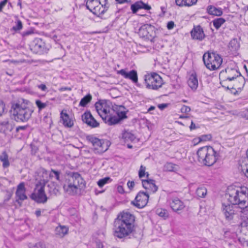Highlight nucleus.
Wrapping results in <instances>:
<instances>
[{
	"mask_svg": "<svg viewBox=\"0 0 248 248\" xmlns=\"http://www.w3.org/2000/svg\"><path fill=\"white\" fill-rule=\"evenodd\" d=\"M135 217L128 212L121 213L114 222V235L119 238H124L134 230Z\"/></svg>",
	"mask_w": 248,
	"mask_h": 248,
	"instance_id": "f257e3e1",
	"label": "nucleus"
},
{
	"mask_svg": "<svg viewBox=\"0 0 248 248\" xmlns=\"http://www.w3.org/2000/svg\"><path fill=\"white\" fill-rule=\"evenodd\" d=\"M33 112L32 108L19 101L12 102L9 110L11 118L17 123L27 122Z\"/></svg>",
	"mask_w": 248,
	"mask_h": 248,
	"instance_id": "f03ea898",
	"label": "nucleus"
},
{
	"mask_svg": "<svg viewBox=\"0 0 248 248\" xmlns=\"http://www.w3.org/2000/svg\"><path fill=\"white\" fill-rule=\"evenodd\" d=\"M95 108L99 116L105 123L109 125L118 124L120 119L115 114V110L105 101L96 103Z\"/></svg>",
	"mask_w": 248,
	"mask_h": 248,
	"instance_id": "7ed1b4c3",
	"label": "nucleus"
},
{
	"mask_svg": "<svg viewBox=\"0 0 248 248\" xmlns=\"http://www.w3.org/2000/svg\"><path fill=\"white\" fill-rule=\"evenodd\" d=\"M226 198L232 204L238 205L239 207L244 206L248 200V188L246 187L228 188Z\"/></svg>",
	"mask_w": 248,
	"mask_h": 248,
	"instance_id": "20e7f679",
	"label": "nucleus"
},
{
	"mask_svg": "<svg viewBox=\"0 0 248 248\" xmlns=\"http://www.w3.org/2000/svg\"><path fill=\"white\" fill-rule=\"evenodd\" d=\"M197 155L199 162L206 166L214 165L218 157V154L210 146L200 148L197 151Z\"/></svg>",
	"mask_w": 248,
	"mask_h": 248,
	"instance_id": "39448f33",
	"label": "nucleus"
},
{
	"mask_svg": "<svg viewBox=\"0 0 248 248\" xmlns=\"http://www.w3.org/2000/svg\"><path fill=\"white\" fill-rule=\"evenodd\" d=\"M202 59L205 65L210 70L218 69L222 63L221 57L215 51H208L205 53Z\"/></svg>",
	"mask_w": 248,
	"mask_h": 248,
	"instance_id": "423d86ee",
	"label": "nucleus"
},
{
	"mask_svg": "<svg viewBox=\"0 0 248 248\" xmlns=\"http://www.w3.org/2000/svg\"><path fill=\"white\" fill-rule=\"evenodd\" d=\"M144 81L146 88L154 90H158L164 84L162 78L155 73L145 75Z\"/></svg>",
	"mask_w": 248,
	"mask_h": 248,
	"instance_id": "0eeeda50",
	"label": "nucleus"
},
{
	"mask_svg": "<svg viewBox=\"0 0 248 248\" xmlns=\"http://www.w3.org/2000/svg\"><path fill=\"white\" fill-rule=\"evenodd\" d=\"M87 140L92 143L95 153L101 154L108 149V142L104 140H100L93 135L86 137Z\"/></svg>",
	"mask_w": 248,
	"mask_h": 248,
	"instance_id": "6e6552de",
	"label": "nucleus"
},
{
	"mask_svg": "<svg viewBox=\"0 0 248 248\" xmlns=\"http://www.w3.org/2000/svg\"><path fill=\"white\" fill-rule=\"evenodd\" d=\"M31 198L37 203H46L49 197H47L45 193V184L42 185L41 183L37 184Z\"/></svg>",
	"mask_w": 248,
	"mask_h": 248,
	"instance_id": "1a4fd4ad",
	"label": "nucleus"
},
{
	"mask_svg": "<svg viewBox=\"0 0 248 248\" xmlns=\"http://www.w3.org/2000/svg\"><path fill=\"white\" fill-rule=\"evenodd\" d=\"M219 78L222 79V82L227 80L232 81L238 78L239 80L243 81V85H244V78L241 76L240 72L235 69L227 68L225 71H222L219 74Z\"/></svg>",
	"mask_w": 248,
	"mask_h": 248,
	"instance_id": "9d476101",
	"label": "nucleus"
},
{
	"mask_svg": "<svg viewBox=\"0 0 248 248\" xmlns=\"http://www.w3.org/2000/svg\"><path fill=\"white\" fill-rule=\"evenodd\" d=\"M235 204L225 203L222 204V211L228 221L232 220L235 217H237L238 207Z\"/></svg>",
	"mask_w": 248,
	"mask_h": 248,
	"instance_id": "9b49d317",
	"label": "nucleus"
},
{
	"mask_svg": "<svg viewBox=\"0 0 248 248\" xmlns=\"http://www.w3.org/2000/svg\"><path fill=\"white\" fill-rule=\"evenodd\" d=\"M66 181L77 186L79 190L85 187V182L78 172L72 173Z\"/></svg>",
	"mask_w": 248,
	"mask_h": 248,
	"instance_id": "f8f14e48",
	"label": "nucleus"
},
{
	"mask_svg": "<svg viewBox=\"0 0 248 248\" xmlns=\"http://www.w3.org/2000/svg\"><path fill=\"white\" fill-rule=\"evenodd\" d=\"M149 199V194L147 192L140 191L132 203L137 207L142 208L146 206Z\"/></svg>",
	"mask_w": 248,
	"mask_h": 248,
	"instance_id": "ddd939ff",
	"label": "nucleus"
},
{
	"mask_svg": "<svg viewBox=\"0 0 248 248\" xmlns=\"http://www.w3.org/2000/svg\"><path fill=\"white\" fill-rule=\"evenodd\" d=\"M169 204L172 210L178 214L185 207L184 202L177 197L171 198L169 201Z\"/></svg>",
	"mask_w": 248,
	"mask_h": 248,
	"instance_id": "4468645a",
	"label": "nucleus"
},
{
	"mask_svg": "<svg viewBox=\"0 0 248 248\" xmlns=\"http://www.w3.org/2000/svg\"><path fill=\"white\" fill-rule=\"evenodd\" d=\"M118 74L121 75L124 78L131 80L133 83L138 82V74L135 70H132L127 72L125 69H121L118 71Z\"/></svg>",
	"mask_w": 248,
	"mask_h": 248,
	"instance_id": "2eb2a0df",
	"label": "nucleus"
},
{
	"mask_svg": "<svg viewBox=\"0 0 248 248\" xmlns=\"http://www.w3.org/2000/svg\"><path fill=\"white\" fill-rule=\"evenodd\" d=\"M82 120L84 123L92 127H96L99 125L90 111H86L82 115Z\"/></svg>",
	"mask_w": 248,
	"mask_h": 248,
	"instance_id": "dca6fc26",
	"label": "nucleus"
},
{
	"mask_svg": "<svg viewBox=\"0 0 248 248\" xmlns=\"http://www.w3.org/2000/svg\"><path fill=\"white\" fill-rule=\"evenodd\" d=\"M36 53L43 54L46 52L45 43L42 39L36 38L33 41L32 48Z\"/></svg>",
	"mask_w": 248,
	"mask_h": 248,
	"instance_id": "f3484780",
	"label": "nucleus"
},
{
	"mask_svg": "<svg viewBox=\"0 0 248 248\" xmlns=\"http://www.w3.org/2000/svg\"><path fill=\"white\" fill-rule=\"evenodd\" d=\"M14 124L10 122L9 118H6L0 122V132L6 133L11 132L14 129Z\"/></svg>",
	"mask_w": 248,
	"mask_h": 248,
	"instance_id": "a211bd4d",
	"label": "nucleus"
},
{
	"mask_svg": "<svg viewBox=\"0 0 248 248\" xmlns=\"http://www.w3.org/2000/svg\"><path fill=\"white\" fill-rule=\"evenodd\" d=\"M142 185L150 193H154L158 189V187L155 184V181L153 179L142 180Z\"/></svg>",
	"mask_w": 248,
	"mask_h": 248,
	"instance_id": "6ab92c4d",
	"label": "nucleus"
},
{
	"mask_svg": "<svg viewBox=\"0 0 248 248\" xmlns=\"http://www.w3.org/2000/svg\"><path fill=\"white\" fill-rule=\"evenodd\" d=\"M141 9L149 10L151 7L141 0L138 1L131 5V9L133 14H136L139 10Z\"/></svg>",
	"mask_w": 248,
	"mask_h": 248,
	"instance_id": "aec40b11",
	"label": "nucleus"
},
{
	"mask_svg": "<svg viewBox=\"0 0 248 248\" xmlns=\"http://www.w3.org/2000/svg\"><path fill=\"white\" fill-rule=\"evenodd\" d=\"M26 189L25 187V185L23 182L20 183L17 187V189L16 192V196L18 199L16 200V202H18V200L24 201L27 199V197L25 194Z\"/></svg>",
	"mask_w": 248,
	"mask_h": 248,
	"instance_id": "412c9836",
	"label": "nucleus"
},
{
	"mask_svg": "<svg viewBox=\"0 0 248 248\" xmlns=\"http://www.w3.org/2000/svg\"><path fill=\"white\" fill-rule=\"evenodd\" d=\"M191 35L193 39L199 40H202L205 37L203 29L200 26L195 27L191 31Z\"/></svg>",
	"mask_w": 248,
	"mask_h": 248,
	"instance_id": "4be33fe9",
	"label": "nucleus"
},
{
	"mask_svg": "<svg viewBox=\"0 0 248 248\" xmlns=\"http://www.w3.org/2000/svg\"><path fill=\"white\" fill-rule=\"evenodd\" d=\"M63 189L65 192L70 195H75L78 194L79 189L73 184L66 181V183L63 185Z\"/></svg>",
	"mask_w": 248,
	"mask_h": 248,
	"instance_id": "5701e85b",
	"label": "nucleus"
},
{
	"mask_svg": "<svg viewBox=\"0 0 248 248\" xmlns=\"http://www.w3.org/2000/svg\"><path fill=\"white\" fill-rule=\"evenodd\" d=\"M207 13L212 16H219L223 14L221 8H217L213 5H209L206 8Z\"/></svg>",
	"mask_w": 248,
	"mask_h": 248,
	"instance_id": "b1692460",
	"label": "nucleus"
},
{
	"mask_svg": "<svg viewBox=\"0 0 248 248\" xmlns=\"http://www.w3.org/2000/svg\"><path fill=\"white\" fill-rule=\"evenodd\" d=\"M47 187L48 188V193L50 195L49 197L50 196H57L60 194V187L58 185L52 183L48 185Z\"/></svg>",
	"mask_w": 248,
	"mask_h": 248,
	"instance_id": "393cba45",
	"label": "nucleus"
},
{
	"mask_svg": "<svg viewBox=\"0 0 248 248\" xmlns=\"http://www.w3.org/2000/svg\"><path fill=\"white\" fill-rule=\"evenodd\" d=\"M187 83L192 90H195L197 89L198 86V81L196 73H192L190 76Z\"/></svg>",
	"mask_w": 248,
	"mask_h": 248,
	"instance_id": "a878e982",
	"label": "nucleus"
},
{
	"mask_svg": "<svg viewBox=\"0 0 248 248\" xmlns=\"http://www.w3.org/2000/svg\"><path fill=\"white\" fill-rule=\"evenodd\" d=\"M61 118L64 126L67 127H71L73 126L74 124L73 121L69 118L67 113L62 111L61 113Z\"/></svg>",
	"mask_w": 248,
	"mask_h": 248,
	"instance_id": "bb28decb",
	"label": "nucleus"
},
{
	"mask_svg": "<svg viewBox=\"0 0 248 248\" xmlns=\"http://www.w3.org/2000/svg\"><path fill=\"white\" fill-rule=\"evenodd\" d=\"M197 0H175V3L177 5L180 7H189L195 4Z\"/></svg>",
	"mask_w": 248,
	"mask_h": 248,
	"instance_id": "cd10ccee",
	"label": "nucleus"
},
{
	"mask_svg": "<svg viewBox=\"0 0 248 248\" xmlns=\"http://www.w3.org/2000/svg\"><path fill=\"white\" fill-rule=\"evenodd\" d=\"M108 10V7L106 6L105 3L104 4H102L101 1L99 2V5H98L96 7L95 9L93 12L94 15L99 16L105 13V12Z\"/></svg>",
	"mask_w": 248,
	"mask_h": 248,
	"instance_id": "c85d7f7f",
	"label": "nucleus"
},
{
	"mask_svg": "<svg viewBox=\"0 0 248 248\" xmlns=\"http://www.w3.org/2000/svg\"><path fill=\"white\" fill-rule=\"evenodd\" d=\"M68 231V229L65 226L60 225L55 229V234L60 237H63Z\"/></svg>",
	"mask_w": 248,
	"mask_h": 248,
	"instance_id": "c756f323",
	"label": "nucleus"
},
{
	"mask_svg": "<svg viewBox=\"0 0 248 248\" xmlns=\"http://www.w3.org/2000/svg\"><path fill=\"white\" fill-rule=\"evenodd\" d=\"M100 0H87L86 2V7L93 13L96 7L99 5Z\"/></svg>",
	"mask_w": 248,
	"mask_h": 248,
	"instance_id": "7c9ffc66",
	"label": "nucleus"
},
{
	"mask_svg": "<svg viewBox=\"0 0 248 248\" xmlns=\"http://www.w3.org/2000/svg\"><path fill=\"white\" fill-rule=\"evenodd\" d=\"M0 160L2 162V167L4 168H7L10 166L8 155L6 151L2 152L0 155Z\"/></svg>",
	"mask_w": 248,
	"mask_h": 248,
	"instance_id": "2f4dec72",
	"label": "nucleus"
},
{
	"mask_svg": "<svg viewBox=\"0 0 248 248\" xmlns=\"http://www.w3.org/2000/svg\"><path fill=\"white\" fill-rule=\"evenodd\" d=\"M122 138L125 142L133 141L136 139V137L133 134L127 131L123 133Z\"/></svg>",
	"mask_w": 248,
	"mask_h": 248,
	"instance_id": "473e14b6",
	"label": "nucleus"
},
{
	"mask_svg": "<svg viewBox=\"0 0 248 248\" xmlns=\"http://www.w3.org/2000/svg\"><path fill=\"white\" fill-rule=\"evenodd\" d=\"M207 188L204 186H201L196 190V195L199 198H204L207 194Z\"/></svg>",
	"mask_w": 248,
	"mask_h": 248,
	"instance_id": "72a5a7b5",
	"label": "nucleus"
},
{
	"mask_svg": "<svg viewBox=\"0 0 248 248\" xmlns=\"http://www.w3.org/2000/svg\"><path fill=\"white\" fill-rule=\"evenodd\" d=\"M228 47L231 51L234 52L239 49V45L237 40L233 39L230 42Z\"/></svg>",
	"mask_w": 248,
	"mask_h": 248,
	"instance_id": "f704fd0d",
	"label": "nucleus"
},
{
	"mask_svg": "<svg viewBox=\"0 0 248 248\" xmlns=\"http://www.w3.org/2000/svg\"><path fill=\"white\" fill-rule=\"evenodd\" d=\"M152 29L151 25L146 24L141 26L140 29V32L142 33L144 37H148L149 31Z\"/></svg>",
	"mask_w": 248,
	"mask_h": 248,
	"instance_id": "c9c22d12",
	"label": "nucleus"
},
{
	"mask_svg": "<svg viewBox=\"0 0 248 248\" xmlns=\"http://www.w3.org/2000/svg\"><path fill=\"white\" fill-rule=\"evenodd\" d=\"M92 99V97L90 94H87L81 99L79 106L83 107H85L87 104L90 102Z\"/></svg>",
	"mask_w": 248,
	"mask_h": 248,
	"instance_id": "e433bc0d",
	"label": "nucleus"
},
{
	"mask_svg": "<svg viewBox=\"0 0 248 248\" xmlns=\"http://www.w3.org/2000/svg\"><path fill=\"white\" fill-rule=\"evenodd\" d=\"M226 20L223 18H217L215 19L212 22L215 28L218 30L225 22Z\"/></svg>",
	"mask_w": 248,
	"mask_h": 248,
	"instance_id": "4c0bfd02",
	"label": "nucleus"
},
{
	"mask_svg": "<svg viewBox=\"0 0 248 248\" xmlns=\"http://www.w3.org/2000/svg\"><path fill=\"white\" fill-rule=\"evenodd\" d=\"M176 170V165L172 163L167 162L164 166V170L165 171H174Z\"/></svg>",
	"mask_w": 248,
	"mask_h": 248,
	"instance_id": "58836bf2",
	"label": "nucleus"
},
{
	"mask_svg": "<svg viewBox=\"0 0 248 248\" xmlns=\"http://www.w3.org/2000/svg\"><path fill=\"white\" fill-rule=\"evenodd\" d=\"M110 181L111 179L108 177H107L103 179H100L97 182V184L99 187H101L103 186L105 184L108 183V182Z\"/></svg>",
	"mask_w": 248,
	"mask_h": 248,
	"instance_id": "ea45409f",
	"label": "nucleus"
},
{
	"mask_svg": "<svg viewBox=\"0 0 248 248\" xmlns=\"http://www.w3.org/2000/svg\"><path fill=\"white\" fill-rule=\"evenodd\" d=\"M35 104L38 107L39 111L44 109L47 106L46 103H43L40 100H36L35 101Z\"/></svg>",
	"mask_w": 248,
	"mask_h": 248,
	"instance_id": "a19ab883",
	"label": "nucleus"
},
{
	"mask_svg": "<svg viewBox=\"0 0 248 248\" xmlns=\"http://www.w3.org/2000/svg\"><path fill=\"white\" fill-rule=\"evenodd\" d=\"M60 171L51 169V170L50 172V173H49V176H50V177H55L57 180L59 181L60 180Z\"/></svg>",
	"mask_w": 248,
	"mask_h": 248,
	"instance_id": "79ce46f5",
	"label": "nucleus"
},
{
	"mask_svg": "<svg viewBox=\"0 0 248 248\" xmlns=\"http://www.w3.org/2000/svg\"><path fill=\"white\" fill-rule=\"evenodd\" d=\"M45 245L43 242H39L36 243H30L29 248H44Z\"/></svg>",
	"mask_w": 248,
	"mask_h": 248,
	"instance_id": "37998d69",
	"label": "nucleus"
},
{
	"mask_svg": "<svg viewBox=\"0 0 248 248\" xmlns=\"http://www.w3.org/2000/svg\"><path fill=\"white\" fill-rule=\"evenodd\" d=\"M115 114L117 115L119 119H120V121L127 118L126 112L124 111H118L116 112L115 111Z\"/></svg>",
	"mask_w": 248,
	"mask_h": 248,
	"instance_id": "c03bdc74",
	"label": "nucleus"
},
{
	"mask_svg": "<svg viewBox=\"0 0 248 248\" xmlns=\"http://www.w3.org/2000/svg\"><path fill=\"white\" fill-rule=\"evenodd\" d=\"M22 23L21 21L20 20H17L16 22V25L13 27L12 30L15 31H20L22 29Z\"/></svg>",
	"mask_w": 248,
	"mask_h": 248,
	"instance_id": "a18cd8bd",
	"label": "nucleus"
},
{
	"mask_svg": "<svg viewBox=\"0 0 248 248\" xmlns=\"http://www.w3.org/2000/svg\"><path fill=\"white\" fill-rule=\"evenodd\" d=\"M212 136L211 134L203 135L201 136L199 139L200 141H208L211 140Z\"/></svg>",
	"mask_w": 248,
	"mask_h": 248,
	"instance_id": "49530a36",
	"label": "nucleus"
},
{
	"mask_svg": "<svg viewBox=\"0 0 248 248\" xmlns=\"http://www.w3.org/2000/svg\"><path fill=\"white\" fill-rule=\"evenodd\" d=\"M239 208L240 209V212L248 217V201L247 203L245 204L244 206H241Z\"/></svg>",
	"mask_w": 248,
	"mask_h": 248,
	"instance_id": "de8ad7c7",
	"label": "nucleus"
},
{
	"mask_svg": "<svg viewBox=\"0 0 248 248\" xmlns=\"http://www.w3.org/2000/svg\"><path fill=\"white\" fill-rule=\"evenodd\" d=\"M146 174L147 177H148L149 174L148 172L145 173V168L143 167L142 166H140L139 172V176L140 178H142L145 176Z\"/></svg>",
	"mask_w": 248,
	"mask_h": 248,
	"instance_id": "09e8293b",
	"label": "nucleus"
},
{
	"mask_svg": "<svg viewBox=\"0 0 248 248\" xmlns=\"http://www.w3.org/2000/svg\"><path fill=\"white\" fill-rule=\"evenodd\" d=\"M157 214L161 217H168V214L167 211L165 209H161L160 210H158Z\"/></svg>",
	"mask_w": 248,
	"mask_h": 248,
	"instance_id": "8fccbe9b",
	"label": "nucleus"
},
{
	"mask_svg": "<svg viewBox=\"0 0 248 248\" xmlns=\"http://www.w3.org/2000/svg\"><path fill=\"white\" fill-rule=\"evenodd\" d=\"M5 108V105L3 101L0 100V117L2 116Z\"/></svg>",
	"mask_w": 248,
	"mask_h": 248,
	"instance_id": "3c124183",
	"label": "nucleus"
},
{
	"mask_svg": "<svg viewBox=\"0 0 248 248\" xmlns=\"http://www.w3.org/2000/svg\"><path fill=\"white\" fill-rule=\"evenodd\" d=\"M190 107L184 105L181 108V111L182 113H187L190 111Z\"/></svg>",
	"mask_w": 248,
	"mask_h": 248,
	"instance_id": "603ef678",
	"label": "nucleus"
},
{
	"mask_svg": "<svg viewBox=\"0 0 248 248\" xmlns=\"http://www.w3.org/2000/svg\"><path fill=\"white\" fill-rule=\"evenodd\" d=\"M174 25H175V24H174V22L172 21H170L168 23L167 27L168 29L171 30L174 28Z\"/></svg>",
	"mask_w": 248,
	"mask_h": 248,
	"instance_id": "864d4df0",
	"label": "nucleus"
},
{
	"mask_svg": "<svg viewBox=\"0 0 248 248\" xmlns=\"http://www.w3.org/2000/svg\"><path fill=\"white\" fill-rule=\"evenodd\" d=\"M240 225L242 227H246L248 230V218L241 222Z\"/></svg>",
	"mask_w": 248,
	"mask_h": 248,
	"instance_id": "5fc2aeb1",
	"label": "nucleus"
},
{
	"mask_svg": "<svg viewBox=\"0 0 248 248\" xmlns=\"http://www.w3.org/2000/svg\"><path fill=\"white\" fill-rule=\"evenodd\" d=\"M27 127L28 125L18 126L16 128V131L18 132L20 130H25L27 129Z\"/></svg>",
	"mask_w": 248,
	"mask_h": 248,
	"instance_id": "6e6d98bb",
	"label": "nucleus"
},
{
	"mask_svg": "<svg viewBox=\"0 0 248 248\" xmlns=\"http://www.w3.org/2000/svg\"><path fill=\"white\" fill-rule=\"evenodd\" d=\"M127 185L130 189H132L135 186V182L134 181H129L127 182Z\"/></svg>",
	"mask_w": 248,
	"mask_h": 248,
	"instance_id": "4d7b16f0",
	"label": "nucleus"
},
{
	"mask_svg": "<svg viewBox=\"0 0 248 248\" xmlns=\"http://www.w3.org/2000/svg\"><path fill=\"white\" fill-rule=\"evenodd\" d=\"M72 90L71 88L70 87H62L59 90L61 92L65 91H71Z\"/></svg>",
	"mask_w": 248,
	"mask_h": 248,
	"instance_id": "13d9d810",
	"label": "nucleus"
},
{
	"mask_svg": "<svg viewBox=\"0 0 248 248\" xmlns=\"http://www.w3.org/2000/svg\"><path fill=\"white\" fill-rule=\"evenodd\" d=\"M242 170L245 172L246 176L248 178V167L245 168L243 165H242Z\"/></svg>",
	"mask_w": 248,
	"mask_h": 248,
	"instance_id": "bf43d9fd",
	"label": "nucleus"
},
{
	"mask_svg": "<svg viewBox=\"0 0 248 248\" xmlns=\"http://www.w3.org/2000/svg\"><path fill=\"white\" fill-rule=\"evenodd\" d=\"M38 87L39 89H40L41 90L45 91L46 90L47 88L45 84H41L38 86Z\"/></svg>",
	"mask_w": 248,
	"mask_h": 248,
	"instance_id": "052dcab7",
	"label": "nucleus"
},
{
	"mask_svg": "<svg viewBox=\"0 0 248 248\" xmlns=\"http://www.w3.org/2000/svg\"><path fill=\"white\" fill-rule=\"evenodd\" d=\"M118 3L120 4H123L124 3H128L130 2V0L128 1V0H115Z\"/></svg>",
	"mask_w": 248,
	"mask_h": 248,
	"instance_id": "680f3d73",
	"label": "nucleus"
},
{
	"mask_svg": "<svg viewBox=\"0 0 248 248\" xmlns=\"http://www.w3.org/2000/svg\"><path fill=\"white\" fill-rule=\"evenodd\" d=\"M167 106V105L166 104H161L158 105V107L160 109H163L165 108Z\"/></svg>",
	"mask_w": 248,
	"mask_h": 248,
	"instance_id": "e2e57ef3",
	"label": "nucleus"
},
{
	"mask_svg": "<svg viewBox=\"0 0 248 248\" xmlns=\"http://www.w3.org/2000/svg\"><path fill=\"white\" fill-rule=\"evenodd\" d=\"M6 3L5 1H1L0 2V12L2 11V8L3 7L6 5Z\"/></svg>",
	"mask_w": 248,
	"mask_h": 248,
	"instance_id": "0e129e2a",
	"label": "nucleus"
},
{
	"mask_svg": "<svg viewBox=\"0 0 248 248\" xmlns=\"http://www.w3.org/2000/svg\"><path fill=\"white\" fill-rule=\"evenodd\" d=\"M196 127L195 124L193 123V122L191 121V124L190 126V129L191 130L196 129Z\"/></svg>",
	"mask_w": 248,
	"mask_h": 248,
	"instance_id": "69168bd1",
	"label": "nucleus"
},
{
	"mask_svg": "<svg viewBox=\"0 0 248 248\" xmlns=\"http://www.w3.org/2000/svg\"><path fill=\"white\" fill-rule=\"evenodd\" d=\"M35 214L37 217H40L41 215V210L40 209L37 210L35 212Z\"/></svg>",
	"mask_w": 248,
	"mask_h": 248,
	"instance_id": "338daca9",
	"label": "nucleus"
},
{
	"mask_svg": "<svg viewBox=\"0 0 248 248\" xmlns=\"http://www.w3.org/2000/svg\"><path fill=\"white\" fill-rule=\"evenodd\" d=\"M244 117L247 119L248 120V108L246 109V112L244 114Z\"/></svg>",
	"mask_w": 248,
	"mask_h": 248,
	"instance_id": "774afa93",
	"label": "nucleus"
}]
</instances>
